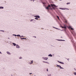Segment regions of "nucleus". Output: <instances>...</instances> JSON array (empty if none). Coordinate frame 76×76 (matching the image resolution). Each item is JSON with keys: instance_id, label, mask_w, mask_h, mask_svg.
Returning a JSON list of instances; mask_svg holds the SVG:
<instances>
[{"instance_id": "obj_35", "label": "nucleus", "mask_w": 76, "mask_h": 76, "mask_svg": "<svg viewBox=\"0 0 76 76\" xmlns=\"http://www.w3.org/2000/svg\"><path fill=\"white\" fill-rule=\"evenodd\" d=\"M48 69H47V71L48 72Z\"/></svg>"}, {"instance_id": "obj_15", "label": "nucleus", "mask_w": 76, "mask_h": 76, "mask_svg": "<svg viewBox=\"0 0 76 76\" xmlns=\"http://www.w3.org/2000/svg\"><path fill=\"white\" fill-rule=\"evenodd\" d=\"M48 56L49 57H53V55H51V54H49V55H48Z\"/></svg>"}, {"instance_id": "obj_10", "label": "nucleus", "mask_w": 76, "mask_h": 76, "mask_svg": "<svg viewBox=\"0 0 76 76\" xmlns=\"http://www.w3.org/2000/svg\"><path fill=\"white\" fill-rule=\"evenodd\" d=\"M64 26H61L62 28H64V29H66V26L65 25V24H64Z\"/></svg>"}, {"instance_id": "obj_17", "label": "nucleus", "mask_w": 76, "mask_h": 76, "mask_svg": "<svg viewBox=\"0 0 76 76\" xmlns=\"http://www.w3.org/2000/svg\"><path fill=\"white\" fill-rule=\"evenodd\" d=\"M12 44L13 45V46H16V44L15 43H13Z\"/></svg>"}, {"instance_id": "obj_29", "label": "nucleus", "mask_w": 76, "mask_h": 76, "mask_svg": "<svg viewBox=\"0 0 76 76\" xmlns=\"http://www.w3.org/2000/svg\"><path fill=\"white\" fill-rule=\"evenodd\" d=\"M37 16H38V15H37V16H34V17L35 18H37Z\"/></svg>"}, {"instance_id": "obj_27", "label": "nucleus", "mask_w": 76, "mask_h": 76, "mask_svg": "<svg viewBox=\"0 0 76 76\" xmlns=\"http://www.w3.org/2000/svg\"><path fill=\"white\" fill-rule=\"evenodd\" d=\"M22 57H20L19 58V59H22Z\"/></svg>"}, {"instance_id": "obj_37", "label": "nucleus", "mask_w": 76, "mask_h": 76, "mask_svg": "<svg viewBox=\"0 0 76 76\" xmlns=\"http://www.w3.org/2000/svg\"><path fill=\"white\" fill-rule=\"evenodd\" d=\"M0 54H2L1 51H0Z\"/></svg>"}, {"instance_id": "obj_20", "label": "nucleus", "mask_w": 76, "mask_h": 76, "mask_svg": "<svg viewBox=\"0 0 76 76\" xmlns=\"http://www.w3.org/2000/svg\"><path fill=\"white\" fill-rule=\"evenodd\" d=\"M57 18H58V19L59 20H60V18H59V17H58V16H57Z\"/></svg>"}, {"instance_id": "obj_22", "label": "nucleus", "mask_w": 76, "mask_h": 76, "mask_svg": "<svg viewBox=\"0 0 76 76\" xmlns=\"http://www.w3.org/2000/svg\"><path fill=\"white\" fill-rule=\"evenodd\" d=\"M12 35H13V36H15V37H16V36H17V35L16 34H13Z\"/></svg>"}, {"instance_id": "obj_28", "label": "nucleus", "mask_w": 76, "mask_h": 76, "mask_svg": "<svg viewBox=\"0 0 76 76\" xmlns=\"http://www.w3.org/2000/svg\"><path fill=\"white\" fill-rule=\"evenodd\" d=\"M35 0H31V1H33V2H34V1H35Z\"/></svg>"}, {"instance_id": "obj_8", "label": "nucleus", "mask_w": 76, "mask_h": 76, "mask_svg": "<svg viewBox=\"0 0 76 76\" xmlns=\"http://www.w3.org/2000/svg\"><path fill=\"white\" fill-rule=\"evenodd\" d=\"M58 62V63H60V64H64V62H61L60 61H57Z\"/></svg>"}, {"instance_id": "obj_24", "label": "nucleus", "mask_w": 76, "mask_h": 76, "mask_svg": "<svg viewBox=\"0 0 76 76\" xmlns=\"http://www.w3.org/2000/svg\"><path fill=\"white\" fill-rule=\"evenodd\" d=\"M42 58L43 60H45V57H42Z\"/></svg>"}, {"instance_id": "obj_3", "label": "nucleus", "mask_w": 76, "mask_h": 76, "mask_svg": "<svg viewBox=\"0 0 76 76\" xmlns=\"http://www.w3.org/2000/svg\"><path fill=\"white\" fill-rule=\"evenodd\" d=\"M57 67H58L60 69H64V68H62L60 65H57Z\"/></svg>"}, {"instance_id": "obj_32", "label": "nucleus", "mask_w": 76, "mask_h": 76, "mask_svg": "<svg viewBox=\"0 0 76 76\" xmlns=\"http://www.w3.org/2000/svg\"><path fill=\"white\" fill-rule=\"evenodd\" d=\"M23 39H26V38H23Z\"/></svg>"}, {"instance_id": "obj_12", "label": "nucleus", "mask_w": 76, "mask_h": 76, "mask_svg": "<svg viewBox=\"0 0 76 76\" xmlns=\"http://www.w3.org/2000/svg\"><path fill=\"white\" fill-rule=\"evenodd\" d=\"M46 3L44 2H42V4H43V6H44V7H45V6L46 5Z\"/></svg>"}, {"instance_id": "obj_41", "label": "nucleus", "mask_w": 76, "mask_h": 76, "mask_svg": "<svg viewBox=\"0 0 76 76\" xmlns=\"http://www.w3.org/2000/svg\"><path fill=\"white\" fill-rule=\"evenodd\" d=\"M53 9H55V8H53Z\"/></svg>"}, {"instance_id": "obj_31", "label": "nucleus", "mask_w": 76, "mask_h": 76, "mask_svg": "<svg viewBox=\"0 0 76 76\" xmlns=\"http://www.w3.org/2000/svg\"><path fill=\"white\" fill-rule=\"evenodd\" d=\"M74 74L75 75H76V72H74Z\"/></svg>"}, {"instance_id": "obj_34", "label": "nucleus", "mask_w": 76, "mask_h": 76, "mask_svg": "<svg viewBox=\"0 0 76 76\" xmlns=\"http://www.w3.org/2000/svg\"><path fill=\"white\" fill-rule=\"evenodd\" d=\"M20 38L21 39H23V38H21V37H20Z\"/></svg>"}, {"instance_id": "obj_7", "label": "nucleus", "mask_w": 76, "mask_h": 76, "mask_svg": "<svg viewBox=\"0 0 76 76\" xmlns=\"http://www.w3.org/2000/svg\"><path fill=\"white\" fill-rule=\"evenodd\" d=\"M68 28H69V29H70L71 30H74V28H72L71 26H68Z\"/></svg>"}, {"instance_id": "obj_42", "label": "nucleus", "mask_w": 76, "mask_h": 76, "mask_svg": "<svg viewBox=\"0 0 76 76\" xmlns=\"http://www.w3.org/2000/svg\"><path fill=\"white\" fill-rule=\"evenodd\" d=\"M60 0V1H61V0Z\"/></svg>"}, {"instance_id": "obj_23", "label": "nucleus", "mask_w": 76, "mask_h": 76, "mask_svg": "<svg viewBox=\"0 0 76 76\" xmlns=\"http://www.w3.org/2000/svg\"><path fill=\"white\" fill-rule=\"evenodd\" d=\"M70 4V2H68L66 3V4Z\"/></svg>"}, {"instance_id": "obj_39", "label": "nucleus", "mask_w": 76, "mask_h": 76, "mask_svg": "<svg viewBox=\"0 0 76 76\" xmlns=\"http://www.w3.org/2000/svg\"><path fill=\"white\" fill-rule=\"evenodd\" d=\"M71 33H72V34H73V32H71Z\"/></svg>"}, {"instance_id": "obj_2", "label": "nucleus", "mask_w": 76, "mask_h": 76, "mask_svg": "<svg viewBox=\"0 0 76 76\" xmlns=\"http://www.w3.org/2000/svg\"><path fill=\"white\" fill-rule=\"evenodd\" d=\"M46 9L47 10H49L50 8H51V6L50 5H49L47 7H45Z\"/></svg>"}, {"instance_id": "obj_5", "label": "nucleus", "mask_w": 76, "mask_h": 76, "mask_svg": "<svg viewBox=\"0 0 76 76\" xmlns=\"http://www.w3.org/2000/svg\"><path fill=\"white\" fill-rule=\"evenodd\" d=\"M51 5L52 7H58V6H56V5L54 4H51Z\"/></svg>"}, {"instance_id": "obj_16", "label": "nucleus", "mask_w": 76, "mask_h": 76, "mask_svg": "<svg viewBox=\"0 0 76 76\" xmlns=\"http://www.w3.org/2000/svg\"><path fill=\"white\" fill-rule=\"evenodd\" d=\"M48 58L45 57V60H48Z\"/></svg>"}, {"instance_id": "obj_40", "label": "nucleus", "mask_w": 76, "mask_h": 76, "mask_svg": "<svg viewBox=\"0 0 76 76\" xmlns=\"http://www.w3.org/2000/svg\"><path fill=\"white\" fill-rule=\"evenodd\" d=\"M75 70H76V69L75 68L74 69Z\"/></svg>"}, {"instance_id": "obj_25", "label": "nucleus", "mask_w": 76, "mask_h": 76, "mask_svg": "<svg viewBox=\"0 0 76 76\" xmlns=\"http://www.w3.org/2000/svg\"><path fill=\"white\" fill-rule=\"evenodd\" d=\"M56 40H57V41H62L63 40H60V39H56Z\"/></svg>"}, {"instance_id": "obj_4", "label": "nucleus", "mask_w": 76, "mask_h": 76, "mask_svg": "<svg viewBox=\"0 0 76 76\" xmlns=\"http://www.w3.org/2000/svg\"><path fill=\"white\" fill-rule=\"evenodd\" d=\"M35 20L34 19H31L30 20V22H33V23H35Z\"/></svg>"}, {"instance_id": "obj_9", "label": "nucleus", "mask_w": 76, "mask_h": 76, "mask_svg": "<svg viewBox=\"0 0 76 76\" xmlns=\"http://www.w3.org/2000/svg\"><path fill=\"white\" fill-rule=\"evenodd\" d=\"M38 18H40V16L39 15H38L37 17L35 18V19H36V20H38Z\"/></svg>"}, {"instance_id": "obj_6", "label": "nucleus", "mask_w": 76, "mask_h": 76, "mask_svg": "<svg viewBox=\"0 0 76 76\" xmlns=\"http://www.w3.org/2000/svg\"><path fill=\"white\" fill-rule=\"evenodd\" d=\"M16 48L18 49H19L20 48V46L18 45L17 44L16 45Z\"/></svg>"}, {"instance_id": "obj_36", "label": "nucleus", "mask_w": 76, "mask_h": 76, "mask_svg": "<svg viewBox=\"0 0 76 76\" xmlns=\"http://www.w3.org/2000/svg\"><path fill=\"white\" fill-rule=\"evenodd\" d=\"M60 30V31H63V30Z\"/></svg>"}, {"instance_id": "obj_18", "label": "nucleus", "mask_w": 76, "mask_h": 76, "mask_svg": "<svg viewBox=\"0 0 76 76\" xmlns=\"http://www.w3.org/2000/svg\"><path fill=\"white\" fill-rule=\"evenodd\" d=\"M4 9V7H0V9Z\"/></svg>"}, {"instance_id": "obj_11", "label": "nucleus", "mask_w": 76, "mask_h": 76, "mask_svg": "<svg viewBox=\"0 0 76 76\" xmlns=\"http://www.w3.org/2000/svg\"><path fill=\"white\" fill-rule=\"evenodd\" d=\"M33 63V60H31V62H29L28 64H32Z\"/></svg>"}, {"instance_id": "obj_14", "label": "nucleus", "mask_w": 76, "mask_h": 76, "mask_svg": "<svg viewBox=\"0 0 76 76\" xmlns=\"http://www.w3.org/2000/svg\"><path fill=\"white\" fill-rule=\"evenodd\" d=\"M43 62H44V63H47V64H50V63L48 62H45V61H43Z\"/></svg>"}, {"instance_id": "obj_30", "label": "nucleus", "mask_w": 76, "mask_h": 76, "mask_svg": "<svg viewBox=\"0 0 76 76\" xmlns=\"http://www.w3.org/2000/svg\"><path fill=\"white\" fill-rule=\"evenodd\" d=\"M53 28H55V29H56V27H54V26H53Z\"/></svg>"}, {"instance_id": "obj_38", "label": "nucleus", "mask_w": 76, "mask_h": 76, "mask_svg": "<svg viewBox=\"0 0 76 76\" xmlns=\"http://www.w3.org/2000/svg\"><path fill=\"white\" fill-rule=\"evenodd\" d=\"M31 74H32V73H30L29 74V75H31Z\"/></svg>"}, {"instance_id": "obj_19", "label": "nucleus", "mask_w": 76, "mask_h": 76, "mask_svg": "<svg viewBox=\"0 0 76 76\" xmlns=\"http://www.w3.org/2000/svg\"><path fill=\"white\" fill-rule=\"evenodd\" d=\"M17 37H21V36H20V35H19V34H18L17 35Z\"/></svg>"}, {"instance_id": "obj_1", "label": "nucleus", "mask_w": 76, "mask_h": 76, "mask_svg": "<svg viewBox=\"0 0 76 76\" xmlns=\"http://www.w3.org/2000/svg\"><path fill=\"white\" fill-rule=\"evenodd\" d=\"M59 9H61V10H69V9L66 8H59Z\"/></svg>"}, {"instance_id": "obj_26", "label": "nucleus", "mask_w": 76, "mask_h": 76, "mask_svg": "<svg viewBox=\"0 0 76 76\" xmlns=\"http://www.w3.org/2000/svg\"><path fill=\"white\" fill-rule=\"evenodd\" d=\"M56 29H58V30H60V29L57 28H56Z\"/></svg>"}, {"instance_id": "obj_13", "label": "nucleus", "mask_w": 76, "mask_h": 76, "mask_svg": "<svg viewBox=\"0 0 76 76\" xmlns=\"http://www.w3.org/2000/svg\"><path fill=\"white\" fill-rule=\"evenodd\" d=\"M7 54H8V55H11V53L9 51L7 52Z\"/></svg>"}, {"instance_id": "obj_33", "label": "nucleus", "mask_w": 76, "mask_h": 76, "mask_svg": "<svg viewBox=\"0 0 76 76\" xmlns=\"http://www.w3.org/2000/svg\"><path fill=\"white\" fill-rule=\"evenodd\" d=\"M20 37H24V36H20Z\"/></svg>"}, {"instance_id": "obj_21", "label": "nucleus", "mask_w": 76, "mask_h": 76, "mask_svg": "<svg viewBox=\"0 0 76 76\" xmlns=\"http://www.w3.org/2000/svg\"><path fill=\"white\" fill-rule=\"evenodd\" d=\"M0 31H1V32H4V30H0Z\"/></svg>"}]
</instances>
